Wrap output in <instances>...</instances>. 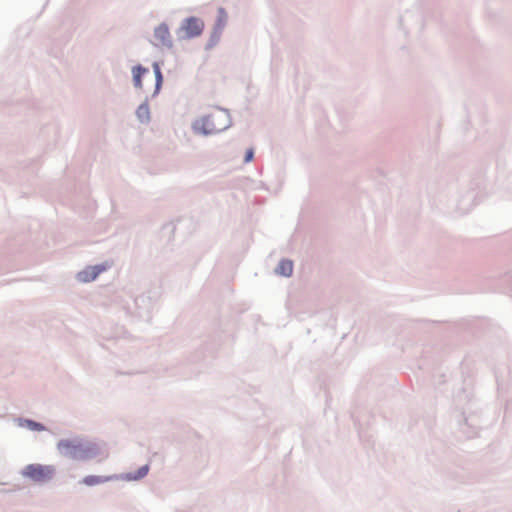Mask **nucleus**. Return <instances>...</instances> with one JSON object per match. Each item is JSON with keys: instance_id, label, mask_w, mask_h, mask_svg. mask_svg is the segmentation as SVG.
<instances>
[{"instance_id": "1", "label": "nucleus", "mask_w": 512, "mask_h": 512, "mask_svg": "<svg viewBox=\"0 0 512 512\" xmlns=\"http://www.w3.org/2000/svg\"><path fill=\"white\" fill-rule=\"evenodd\" d=\"M230 126V117L227 111L215 109L204 116L194 124L196 133L204 135L214 134L224 131Z\"/></svg>"}, {"instance_id": "2", "label": "nucleus", "mask_w": 512, "mask_h": 512, "mask_svg": "<svg viewBox=\"0 0 512 512\" xmlns=\"http://www.w3.org/2000/svg\"><path fill=\"white\" fill-rule=\"evenodd\" d=\"M59 452L76 460H88L98 454L99 448L95 443H85L80 440H61L57 444Z\"/></svg>"}, {"instance_id": "3", "label": "nucleus", "mask_w": 512, "mask_h": 512, "mask_svg": "<svg viewBox=\"0 0 512 512\" xmlns=\"http://www.w3.org/2000/svg\"><path fill=\"white\" fill-rule=\"evenodd\" d=\"M55 468L51 465L30 464L23 470V475L35 482H46L54 476Z\"/></svg>"}, {"instance_id": "4", "label": "nucleus", "mask_w": 512, "mask_h": 512, "mask_svg": "<svg viewBox=\"0 0 512 512\" xmlns=\"http://www.w3.org/2000/svg\"><path fill=\"white\" fill-rule=\"evenodd\" d=\"M203 29L204 22L196 17L187 18L182 25V30L187 38H194L201 35Z\"/></svg>"}, {"instance_id": "5", "label": "nucleus", "mask_w": 512, "mask_h": 512, "mask_svg": "<svg viewBox=\"0 0 512 512\" xmlns=\"http://www.w3.org/2000/svg\"><path fill=\"white\" fill-rule=\"evenodd\" d=\"M154 44L157 46H171V36L166 24H160L154 30Z\"/></svg>"}, {"instance_id": "6", "label": "nucleus", "mask_w": 512, "mask_h": 512, "mask_svg": "<svg viewBox=\"0 0 512 512\" xmlns=\"http://www.w3.org/2000/svg\"><path fill=\"white\" fill-rule=\"evenodd\" d=\"M106 270L105 265H96L92 267H88L85 270L78 273V279L81 282H90L97 278V276Z\"/></svg>"}, {"instance_id": "7", "label": "nucleus", "mask_w": 512, "mask_h": 512, "mask_svg": "<svg viewBox=\"0 0 512 512\" xmlns=\"http://www.w3.org/2000/svg\"><path fill=\"white\" fill-rule=\"evenodd\" d=\"M293 272V263L290 260H281L276 268V273L282 276L289 277Z\"/></svg>"}, {"instance_id": "8", "label": "nucleus", "mask_w": 512, "mask_h": 512, "mask_svg": "<svg viewBox=\"0 0 512 512\" xmlns=\"http://www.w3.org/2000/svg\"><path fill=\"white\" fill-rule=\"evenodd\" d=\"M113 477H110V476H94V475H90V476H86L82 479V483L87 485V486H94V485H98V484H102V483H105V482H108L110 480H112Z\"/></svg>"}, {"instance_id": "9", "label": "nucleus", "mask_w": 512, "mask_h": 512, "mask_svg": "<svg viewBox=\"0 0 512 512\" xmlns=\"http://www.w3.org/2000/svg\"><path fill=\"white\" fill-rule=\"evenodd\" d=\"M146 74H149V70L146 68H143L141 66L133 68V82L136 88H143V85L141 83V77Z\"/></svg>"}, {"instance_id": "10", "label": "nucleus", "mask_w": 512, "mask_h": 512, "mask_svg": "<svg viewBox=\"0 0 512 512\" xmlns=\"http://www.w3.org/2000/svg\"><path fill=\"white\" fill-rule=\"evenodd\" d=\"M148 471H149V466L148 465H144V466L140 467L136 471V473H134V474H132V473L127 474L126 479H128V480H139V479L145 477L148 474Z\"/></svg>"}, {"instance_id": "11", "label": "nucleus", "mask_w": 512, "mask_h": 512, "mask_svg": "<svg viewBox=\"0 0 512 512\" xmlns=\"http://www.w3.org/2000/svg\"><path fill=\"white\" fill-rule=\"evenodd\" d=\"M20 424L35 431H43L45 429V427L42 424L28 419L22 420Z\"/></svg>"}, {"instance_id": "12", "label": "nucleus", "mask_w": 512, "mask_h": 512, "mask_svg": "<svg viewBox=\"0 0 512 512\" xmlns=\"http://www.w3.org/2000/svg\"><path fill=\"white\" fill-rule=\"evenodd\" d=\"M155 78H156V88L159 89L162 82V74L158 64H154Z\"/></svg>"}, {"instance_id": "13", "label": "nucleus", "mask_w": 512, "mask_h": 512, "mask_svg": "<svg viewBox=\"0 0 512 512\" xmlns=\"http://www.w3.org/2000/svg\"><path fill=\"white\" fill-rule=\"evenodd\" d=\"M137 113H138V116H139V117H143V116L148 117V113H149V111H148V107H147V106H145V105H141V106L138 108Z\"/></svg>"}, {"instance_id": "14", "label": "nucleus", "mask_w": 512, "mask_h": 512, "mask_svg": "<svg viewBox=\"0 0 512 512\" xmlns=\"http://www.w3.org/2000/svg\"><path fill=\"white\" fill-rule=\"evenodd\" d=\"M253 155H254L253 150H252V149H249V150L246 152L245 161H246V162L251 161V160H252V158H253Z\"/></svg>"}, {"instance_id": "15", "label": "nucleus", "mask_w": 512, "mask_h": 512, "mask_svg": "<svg viewBox=\"0 0 512 512\" xmlns=\"http://www.w3.org/2000/svg\"><path fill=\"white\" fill-rule=\"evenodd\" d=\"M219 14H220V16H221V17H220V20L225 19L226 14H225V12H224V10H223V9H220V10H219Z\"/></svg>"}]
</instances>
